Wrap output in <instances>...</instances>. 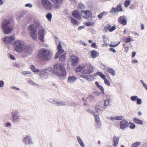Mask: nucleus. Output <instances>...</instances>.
I'll use <instances>...</instances> for the list:
<instances>
[{"instance_id": "nucleus-7", "label": "nucleus", "mask_w": 147, "mask_h": 147, "mask_svg": "<svg viewBox=\"0 0 147 147\" xmlns=\"http://www.w3.org/2000/svg\"><path fill=\"white\" fill-rule=\"evenodd\" d=\"M94 69L93 66L90 65H88L86 69L82 71L81 73L84 75L89 74L92 72Z\"/></svg>"}, {"instance_id": "nucleus-13", "label": "nucleus", "mask_w": 147, "mask_h": 147, "mask_svg": "<svg viewBox=\"0 0 147 147\" xmlns=\"http://www.w3.org/2000/svg\"><path fill=\"white\" fill-rule=\"evenodd\" d=\"M57 106H61L63 105L66 106H73L74 103L72 102L68 101L67 102V104L65 101L63 100H57Z\"/></svg>"}, {"instance_id": "nucleus-24", "label": "nucleus", "mask_w": 147, "mask_h": 147, "mask_svg": "<svg viewBox=\"0 0 147 147\" xmlns=\"http://www.w3.org/2000/svg\"><path fill=\"white\" fill-rule=\"evenodd\" d=\"M45 74H52L53 71V69L51 67H48L45 69Z\"/></svg>"}, {"instance_id": "nucleus-33", "label": "nucleus", "mask_w": 147, "mask_h": 147, "mask_svg": "<svg viewBox=\"0 0 147 147\" xmlns=\"http://www.w3.org/2000/svg\"><path fill=\"white\" fill-rule=\"evenodd\" d=\"M71 21L72 24L76 26H78V22L76 19L72 18H71Z\"/></svg>"}, {"instance_id": "nucleus-50", "label": "nucleus", "mask_w": 147, "mask_h": 147, "mask_svg": "<svg viewBox=\"0 0 147 147\" xmlns=\"http://www.w3.org/2000/svg\"><path fill=\"white\" fill-rule=\"evenodd\" d=\"M34 24L37 27H39L40 26V24L39 22L37 20H35L34 21Z\"/></svg>"}, {"instance_id": "nucleus-39", "label": "nucleus", "mask_w": 147, "mask_h": 147, "mask_svg": "<svg viewBox=\"0 0 147 147\" xmlns=\"http://www.w3.org/2000/svg\"><path fill=\"white\" fill-rule=\"evenodd\" d=\"M84 68L85 67L84 66L82 67L79 66L76 68V72H79L83 70Z\"/></svg>"}, {"instance_id": "nucleus-60", "label": "nucleus", "mask_w": 147, "mask_h": 147, "mask_svg": "<svg viewBox=\"0 0 147 147\" xmlns=\"http://www.w3.org/2000/svg\"><path fill=\"white\" fill-rule=\"evenodd\" d=\"M131 38L130 37H129L127 38H126L125 39V42L127 43V42H130V41H131Z\"/></svg>"}, {"instance_id": "nucleus-55", "label": "nucleus", "mask_w": 147, "mask_h": 147, "mask_svg": "<svg viewBox=\"0 0 147 147\" xmlns=\"http://www.w3.org/2000/svg\"><path fill=\"white\" fill-rule=\"evenodd\" d=\"M116 117V120H121L123 118V117L122 116H117Z\"/></svg>"}, {"instance_id": "nucleus-36", "label": "nucleus", "mask_w": 147, "mask_h": 147, "mask_svg": "<svg viewBox=\"0 0 147 147\" xmlns=\"http://www.w3.org/2000/svg\"><path fill=\"white\" fill-rule=\"evenodd\" d=\"M84 8L85 6L82 3H80L78 6V9L79 10L84 9Z\"/></svg>"}, {"instance_id": "nucleus-17", "label": "nucleus", "mask_w": 147, "mask_h": 147, "mask_svg": "<svg viewBox=\"0 0 147 147\" xmlns=\"http://www.w3.org/2000/svg\"><path fill=\"white\" fill-rule=\"evenodd\" d=\"M57 49L58 51L55 55L54 57L55 59H56L59 57L60 53L63 52L64 50L62 49V46L60 44L57 46Z\"/></svg>"}, {"instance_id": "nucleus-23", "label": "nucleus", "mask_w": 147, "mask_h": 147, "mask_svg": "<svg viewBox=\"0 0 147 147\" xmlns=\"http://www.w3.org/2000/svg\"><path fill=\"white\" fill-rule=\"evenodd\" d=\"M95 84L100 90L102 94H105L104 89L103 87L101 86V85L97 82H95Z\"/></svg>"}, {"instance_id": "nucleus-31", "label": "nucleus", "mask_w": 147, "mask_h": 147, "mask_svg": "<svg viewBox=\"0 0 147 147\" xmlns=\"http://www.w3.org/2000/svg\"><path fill=\"white\" fill-rule=\"evenodd\" d=\"M30 67L31 69L34 72L38 73L39 71V70L38 69H36L33 65H31Z\"/></svg>"}, {"instance_id": "nucleus-25", "label": "nucleus", "mask_w": 147, "mask_h": 147, "mask_svg": "<svg viewBox=\"0 0 147 147\" xmlns=\"http://www.w3.org/2000/svg\"><path fill=\"white\" fill-rule=\"evenodd\" d=\"M134 122L136 124L142 125L143 124V122L141 119L137 118H135L134 119Z\"/></svg>"}, {"instance_id": "nucleus-62", "label": "nucleus", "mask_w": 147, "mask_h": 147, "mask_svg": "<svg viewBox=\"0 0 147 147\" xmlns=\"http://www.w3.org/2000/svg\"><path fill=\"white\" fill-rule=\"evenodd\" d=\"M136 127L135 125L134 124L132 123V124H131L129 126V127L131 129H134Z\"/></svg>"}, {"instance_id": "nucleus-58", "label": "nucleus", "mask_w": 147, "mask_h": 147, "mask_svg": "<svg viewBox=\"0 0 147 147\" xmlns=\"http://www.w3.org/2000/svg\"><path fill=\"white\" fill-rule=\"evenodd\" d=\"M55 40L56 43V44L58 43V44L57 46L59 44H60L61 45V44L60 42L59 41V40H58V39L57 38H56V37L55 38Z\"/></svg>"}, {"instance_id": "nucleus-16", "label": "nucleus", "mask_w": 147, "mask_h": 147, "mask_svg": "<svg viewBox=\"0 0 147 147\" xmlns=\"http://www.w3.org/2000/svg\"><path fill=\"white\" fill-rule=\"evenodd\" d=\"M126 19V17L125 16H121L118 19L119 22L122 25H125L127 23Z\"/></svg>"}, {"instance_id": "nucleus-41", "label": "nucleus", "mask_w": 147, "mask_h": 147, "mask_svg": "<svg viewBox=\"0 0 147 147\" xmlns=\"http://www.w3.org/2000/svg\"><path fill=\"white\" fill-rule=\"evenodd\" d=\"M38 72L39 73V75L41 76H42L44 75H46L45 74V69H41L40 70H39V71Z\"/></svg>"}, {"instance_id": "nucleus-1", "label": "nucleus", "mask_w": 147, "mask_h": 147, "mask_svg": "<svg viewBox=\"0 0 147 147\" xmlns=\"http://www.w3.org/2000/svg\"><path fill=\"white\" fill-rule=\"evenodd\" d=\"M52 56L53 54L51 51L44 48L40 50L37 55L38 58L46 61L50 60L52 58Z\"/></svg>"}, {"instance_id": "nucleus-38", "label": "nucleus", "mask_w": 147, "mask_h": 147, "mask_svg": "<svg viewBox=\"0 0 147 147\" xmlns=\"http://www.w3.org/2000/svg\"><path fill=\"white\" fill-rule=\"evenodd\" d=\"M95 23L93 22L89 21L85 23V25L87 26H94L95 25Z\"/></svg>"}, {"instance_id": "nucleus-14", "label": "nucleus", "mask_w": 147, "mask_h": 147, "mask_svg": "<svg viewBox=\"0 0 147 147\" xmlns=\"http://www.w3.org/2000/svg\"><path fill=\"white\" fill-rule=\"evenodd\" d=\"M11 114L12 121L15 122H18L20 121V117L18 114L17 112H12Z\"/></svg>"}, {"instance_id": "nucleus-18", "label": "nucleus", "mask_w": 147, "mask_h": 147, "mask_svg": "<svg viewBox=\"0 0 147 147\" xmlns=\"http://www.w3.org/2000/svg\"><path fill=\"white\" fill-rule=\"evenodd\" d=\"M70 60L73 66H75L78 63V58L75 56L72 55L71 56Z\"/></svg>"}, {"instance_id": "nucleus-5", "label": "nucleus", "mask_w": 147, "mask_h": 147, "mask_svg": "<svg viewBox=\"0 0 147 147\" xmlns=\"http://www.w3.org/2000/svg\"><path fill=\"white\" fill-rule=\"evenodd\" d=\"M28 32L30 35L34 40L37 39V31L34 24L30 25L28 27Z\"/></svg>"}, {"instance_id": "nucleus-47", "label": "nucleus", "mask_w": 147, "mask_h": 147, "mask_svg": "<svg viewBox=\"0 0 147 147\" xmlns=\"http://www.w3.org/2000/svg\"><path fill=\"white\" fill-rule=\"evenodd\" d=\"M105 84L107 86H109L110 85V82L106 78L103 80Z\"/></svg>"}, {"instance_id": "nucleus-40", "label": "nucleus", "mask_w": 147, "mask_h": 147, "mask_svg": "<svg viewBox=\"0 0 147 147\" xmlns=\"http://www.w3.org/2000/svg\"><path fill=\"white\" fill-rule=\"evenodd\" d=\"M140 144V142H136L132 144L131 145V147H138Z\"/></svg>"}, {"instance_id": "nucleus-22", "label": "nucleus", "mask_w": 147, "mask_h": 147, "mask_svg": "<svg viewBox=\"0 0 147 147\" xmlns=\"http://www.w3.org/2000/svg\"><path fill=\"white\" fill-rule=\"evenodd\" d=\"M76 78L74 76H70L69 77L67 82L69 83H73L76 81Z\"/></svg>"}, {"instance_id": "nucleus-44", "label": "nucleus", "mask_w": 147, "mask_h": 147, "mask_svg": "<svg viewBox=\"0 0 147 147\" xmlns=\"http://www.w3.org/2000/svg\"><path fill=\"white\" fill-rule=\"evenodd\" d=\"M93 115L96 121H100L99 116L98 115H95L94 113Z\"/></svg>"}, {"instance_id": "nucleus-3", "label": "nucleus", "mask_w": 147, "mask_h": 147, "mask_svg": "<svg viewBox=\"0 0 147 147\" xmlns=\"http://www.w3.org/2000/svg\"><path fill=\"white\" fill-rule=\"evenodd\" d=\"M26 44L22 40H16L14 43V50L18 53H21L26 48Z\"/></svg>"}, {"instance_id": "nucleus-28", "label": "nucleus", "mask_w": 147, "mask_h": 147, "mask_svg": "<svg viewBox=\"0 0 147 147\" xmlns=\"http://www.w3.org/2000/svg\"><path fill=\"white\" fill-rule=\"evenodd\" d=\"M98 55L99 54L98 53L94 50L92 51L91 52V56L93 58H95L98 57Z\"/></svg>"}, {"instance_id": "nucleus-26", "label": "nucleus", "mask_w": 147, "mask_h": 147, "mask_svg": "<svg viewBox=\"0 0 147 147\" xmlns=\"http://www.w3.org/2000/svg\"><path fill=\"white\" fill-rule=\"evenodd\" d=\"M77 139L78 143L80 145L81 147H85L84 144L82 142L81 138L80 136H77Z\"/></svg>"}, {"instance_id": "nucleus-63", "label": "nucleus", "mask_w": 147, "mask_h": 147, "mask_svg": "<svg viewBox=\"0 0 147 147\" xmlns=\"http://www.w3.org/2000/svg\"><path fill=\"white\" fill-rule=\"evenodd\" d=\"M25 6L26 7L31 8L32 6V5L30 3H27L25 5Z\"/></svg>"}, {"instance_id": "nucleus-32", "label": "nucleus", "mask_w": 147, "mask_h": 147, "mask_svg": "<svg viewBox=\"0 0 147 147\" xmlns=\"http://www.w3.org/2000/svg\"><path fill=\"white\" fill-rule=\"evenodd\" d=\"M86 79L88 81H92L94 80V77L92 75H86Z\"/></svg>"}, {"instance_id": "nucleus-43", "label": "nucleus", "mask_w": 147, "mask_h": 147, "mask_svg": "<svg viewBox=\"0 0 147 147\" xmlns=\"http://www.w3.org/2000/svg\"><path fill=\"white\" fill-rule=\"evenodd\" d=\"M116 11H121L122 10V8H121V4L118 5L116 8Z\"/></svg>"}, {"instance_id": "nucleus-35", "label": "nucleus", "mask_w": 147, "mask_h": 147, "mask_svg": "<svg viewBox=\"0 0 147 147\" xmlns=\"http://www.w3.org/2000/svg\"><path fill=\"white\" fill-rule=\"evenodd\" d=\"M95 75L99 76L103 80L106 78L105 76L100 72H97Z\"/></svg>"}, {"instance_id": "nucleus-6", "label": "nucleus", "mask_w": 147, "mask_h": 147, "mask_svg": "<svg viewBox=\"0 0 147 147\" xmlns=\"http://www.w3.org/2000/svg\"><path fill=\"white\" fill-rule=\"evenodd\" d=\"M41 3L45 9L47 10H51L52 9V4L49 0H42Z\"/></svg>"}, {"instance_id": "nucleus-19", "label": "nucleus", "mask_w": 147, "mask_h": 147, "mask_svg": "<svg viewBox=\"0 0 147 147\" xmlns=\"http://www.w3.org/2000/svg\"><path fill=\"white\" fill-rule=\"evenodd\" d=\"M119 140V137L114 136L113 137V145L115 147L117 146L118 145Z\"/></svg>"}, {"instance_id": "nucleus-54", "label": "nucleus", "mask_w": 147, "mask_h": 147, "mask_svg": "<svg viewBox=\"0 0 147 147\" xmlns=\"http://www.w3.org/2000/svg\"><path fill=\"white\" fill-rule=\"evenodd\" d=\"M31 73V72L28 71H24L22 72V74L23 75H26L28 74H30Z\"/></svg>"}, {"instance_id": "nucleus-49", "label": "nucleus", "mask_w": 147, "mask_h": 147, "mask_svg": "<svg viewBox=\"0 0 147 147\" xmlns=\"http://www.w3.org/2000/svg\"><path fill=\"white\" fill-rule=\"evenodd\" d=\"M130 1L129 0H126L124 3L125 7H127L130 4Z\"/></svg>"}, {"instance_id": "nucleus-9", "label": "nucleus", "mask_w": 147, "mask_h": 147, "mask_svg": "<svg viewBox=\"0 0 147 147\" xmlns=\"http://www.w3.org/2000/svg\"><path fill=\"white\" fill-rule=\"evenodd\" d=\"M3 41L7 44H11L13 41L15 40V36L12 35L10 36H6L2 39Z\"/></svg>"}, {"instance_id": "nucleus-11", "label": "nucleus", "mask_w": 147, "mask_h": 147, "mask_svg": "<svg viewBox=\"0 0 147 147\" xmlns=\"http://www.w3.org/2000/svg\"><path fill=\"white\" fill-rule=\"evenodd\" d=\"M81 14L82 16L85 18H88L92 16L91 11L89 10L82 11L81 12Z\"/></svg>"}, {"instance_id": "nucleus-29", "label": "nucleus", "mask_w": 147, "mask_h": 147, "mask_svg": "<svg viewBox=\"0 0 147 147\" xmlns=\"http://www.w3.org/2000/svg\"><path fill=\"white\" fill-rule=\"evenodd\" d=\"M107 69L109 73L113 76H114L115 75V70L113 69L108 67Z\"/></svg>"}, {"instance_id": "nucleus-56", "label": "nucleus", "mask_w": 147, "mask_h": 147, "mask_svg": "<svg viewBox=\"0 0 147 147\" xmlns=\"http://www.w3.org/2000/svg\"><path fill=\"white\" fill-rule=\"evenodd\" d=\"M50 102L51 103H52V104H55L57 106V100H51L50 101Z\"/></svg>"}, {"instance_id": "nucleus-64", "label": "nucleus", "mask_w": 147, "mask_h": 147, "mask_svg": "<svg viewBox=\"0 0 147 147\" xmlns=\"http://www.w3.org/2000/svg\"><path fill=\"white\" fill-rule=\"evenodd\" d=\"M87 111L88 113H89L93 115L94 113V111H92V110H90V109H87Z\"/></svg>"}, {"instance_id": "nucleus-46", "label": "nucleus", "mask_w": 147, "mask_h": 147, "mask_svg": "<svg viewBox=\"0 0 147 147\" xmlns=\"http://www.w3.org/2000/svg\"><path fill=\"white\" fill-rule=\"evenodd\" d=\"M138 97L137 96H134L131 97L130 99L131 100L133 101H135L137 100Z\"/></svg>"}, {"instance_id": "nucleus-34", "label": "nucleus", "mask_w": 147, "mask_h": 147, "mask_svg": "<svg viewBox=\"0 0 147 147\" xmlns=\"http://www.w3.org/2000/svg\"><path fill=\"white\" fill-rule=\"evenodd\" d=\"M53 3L56 4H61L63 2V0H51Z\"/></svg>"}, {"instance_id": "nucleus-10", "label": "nucleus", "mask_w": 147, "mask_h": 147, "mask_svg": "<svg viewBox=\"0 0 147 147\" xmlns=\"http://www.w3.org/2000/svg\"><path fill=\"white\" fill-rule=\"evenodd\" d=\"M22 142L26 145L33 144V142L31 138L29 136H26L24 137Z\"/></svg>"}, {"instance_id": "nucleus-20", "label": "nucleus", "mask_w": 147, "mask_h": 147, "mask_svg": "<svg viewBox=\"0 0 147 147\" xmlns=\"http://www.w3.org/2000/svg\"><path fill=\"white\" fill-rule=\"evenodd\" d=\"M72 16L76 19H81V17L80 13V12L78 11H74L72 13Z\"/></svg>"}, {"instance_id": "nucleus-12", "label": "nucleus", "mask_w": 147, "mask_h": 147, "mask_svg": "<svg viewBox=\"0 0 147 147\" xmlns=\"http://www.w3.org/2000/svg\"><path fill=\"white\" fill-rule=\"evenodd\" d=\"M38 39L42 42H44V38L45 34V31L43 28L40 29L38 30Z\"/></svg>"}, {"instance_id": "nucleus-48", "label": "nucleus", "mask_w": 147, "mask_h": 147, "mask_svg": "<svg viewBox=\"0 0 147 147\" xmlns=\"http://www.w3.org/2000/svg\"><path fill=\"white\" fill-rule=\"evenodd\" d=\"M46 17L48 20L50 21H51V18H52V15L51 13H48L46 15Z\"/></svg>"}, {"instance_id": "nucleus-51", "label": "nucleus", "mask_w": 147, "mask_h": 147, "mask_svg": "<svg viewBox=\"0 0 147 147\" xmlns=\"http://www.w3.org/2000/svg\"><path fill=\"white\" fill-rule=\"evenodd\" d=\"M141 83L142 84L143 86L147 90V85L142 80L140 81Z\"/></svg>"}, {"instance_id": "nucleus-37", "label": "nucleus", "mask_w": 147, "mask_h": 147, "mask_svg": "<svg viewBox=\"0 0 147 147\" xmlns=\"http://www.w3.org/2000/svg\"><path fill=\"white\" fill-rule=\"evenodd\" d=\"M96 123L95 124V127L97 129L100 128L101 127V123L100 121H96Z\"/></svg>"}, {"instance_id": "nucleus-27", "label": "nucleus", "mask_w": 147, "mask_h": 147, "mask_svg": "<svg viewBox=\"0 0 147 147\" xmlns=\"http://www.w3.org/2000/svg\"><path fill=\"white\" fill-rule=\"evenodd\" d=\"M24 51L28 54H30L31 53L32 50L30 47H27L26 44V48L24 50Z\"/></svg>"}, {"instance_id": "nucleus-30", "label": "nucleus", "mask_w": 147, "mask_h": 147, "mask_svg": "<svg viewBox=\"0 0 147 147\" xmlns=\"http://www.w3.org/2000/svg\"><path fill=\"white\" fill-rule=\"evenodd\" d=\"M104 105L105 107L109 105V103L111 102V99L109 98H108L105 101H103Z\"/></svg>"}, {"instance_id": "nucleus-8", "label": "nucleus", "mask_w": 147, "mask_h": 147, "mask_svg": "<svg viewBox=\"0 0 147 147\" xmlns=\"http://www.w3.org/2000/svg\"><path fill=\"white\" fill-rule=\"evenodd\" d=\"M105 108L103 100L97 103L95 106V110L96 112L103 111Z\"/></svg>"}, {"instance_id": "nucleus-42", "label": "nucleus", "mask_w": 147, "mask_h": 147, "mask_svg": "<svg viewBox=\"0 0 147 147\" xmlns=\"http://www.w3.org/2000/svg\"><path fill=\"white\" fill-rule=\"evenodd\" d=\"M107 14V13L106 12H103L100 14H99L97 16L98 18L99 19H101L102 16H104V15H106V14Z\"/></svg>"}, {"instance_id": "nucleus-52", "label": "nucleus", "mask_w": 147, "mask_h": 147, "mask_svg": "<svg viewBox=\"0 0 147 147\" xmlns=\"http://www.w3.org/2000/svg\"><path fill=\"white\" fill-rule=\"evenodd\" d=\"M102 37L103 39L104 43L105 44H106L107 38H106V36L105 35H103Z\"/></svg>"}, {"instance_id": "nucleus-4", "label": "nucleus", "mask_w": 147, "mask_h": 147, "mask_svg": "<svg viewBox=\"0 0 147 147\" xmlns=\"http://www.w3.org/2000/svg\"><path fill=\"white\" fill-rule=\"evenodd\" d=\"M10 21L9 20H4L2 24V28L5 34H10L13 30V27H9L8 25L10 24Z\"/></svg>"}, {"instance_id": "nucleus-61", "label": "nucleus", "mask_w": 147, "mask_h": 147, "mask_svg": "<svg viewBox=\"0 0 147 147\" xmlns=\"http://www.w3.org/2000/svg\"><path fill=\"white\" fill-rule=\"evenodd\" d=\"M116 9H115V8H114V7H113L112 8L111 10V11H110V13H113L114 12H116Z\"/></svg>"}, {"instance_id": "nucleus-2", "label": "nucleus", "mask_w": 147, "mask_h": 147, "mask_svg": "<svg viewBox=\"0 0 147 147\" xmlns=\"http://www.w3.org/2000/svg\"><path fill=\"white\" fill-rule=\"evenodd\" d=\"M53 71L57 75L59 76H65L66 72L63 64H58L54 65Z\"/></svg>"}, {"instance_id": "nucleus-21", "label": "nucleus", "mask_w": 147, "mask_h": 147, "mask_svg": "<svg viewBox=\"0 0 147 147\" xmlns=\"http://www.w3.org/2000/svg\"><path fill=\"white\" fill-rule=\"evenodd\" d=\"M66 53L64 52V51L63 52L60 53L59 56V60L60 61H64L65 59Z\"/></svg>"}, {"instance_id": "nucleus-53", "label": "nucleus", "mask_w": 147, "mask_h": 147, "mask_svg": "<svg viewBox=\"0 0 147 147\" xmlns=\"http://www.w3.org/2000/svg\"><path fill=\"white\" fill-rule=\"evenodd\" d=\"M136 100L137 104L138 105H140L142 104V101L141 99L138 98Z\"/></svg>"}, {"instance_id": "nucleus-59", "label": "nucleus", "mask_w": 147, "mask_h": 147, "mask_svg": "<svg viewBox=\"0 0 147 147\" xmlns=\"http://www.w3.org/2000/svg\"><path fill=\"white\" fill-rule=\"evenodd\" d=\"M4 82L2 80H0V88L3 87L4 85Z\"/></svg>"}, {"instance_id": "nucleus-15", "label": "nucleus", "mask_w": 147, "mask_h": 147, "mask_svg": "<svg viewBox=\"0 0 147 147\" xmlns=\"http://www.w3.org/2000/svg\"><path fill=\"white\" fill-rule=\"evenodd\" d=\"M120 128L122 129H125L129 125V123L127 121L123 119L120 121Z\"/></svg>"}, {"instance_id": "nucleus-57", "label": "nucleus", "mask_w": 147, "mask_h": 147, "mask_svg": "<svg viewBox=\"0 0 147 147\" xmlns=\"http://www.w3.org/2000/svg\"><path fill=\"white\" fill-rule=\"evenodd\" d=\"M116 29V27L115 26H113L110 28L109 29V31L110 32H111L115 30Z\"/></svg>"}, {"instance_id": "nucleus-45", "label": "nucleus", "mask_w": 147, "mask_h": 147, "mask_svg": "<svg viewBox=\"0 0 147 147\" xmlns=\"http://www.w3.org/2000/svg\"><path fill=\"white\" fill-rule=\"evenodd\" d=\"M23 16V14L21 13H18L16 15V18L18 20L20 19Z\"/></svg>"}]
</instances>
